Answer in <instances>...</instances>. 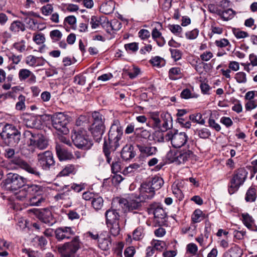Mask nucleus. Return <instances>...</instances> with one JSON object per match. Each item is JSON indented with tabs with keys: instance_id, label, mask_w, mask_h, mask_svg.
<instances>
[{
	"instance_id": "f257e3e1",
	"label": "nucleus",
	"mask_w": 257,
	"mask_h": 257,
	"mask_svg": "<svg viewBox=\"0 0 257 257\" xmlns=\"http://www.w3.org/2000/svg\"><path fill=\"white\" fill-rule=\"evenodd\" d=\"M141 207L142 204L139 202L131 197L126 199L116 197L112 200L110 208L107 210L105 213L106 223L119 222L120 215L118 210H121L124 213H126L139 210Z\"/></svg>"
},
{
	"instance_id": "f03ea898",
	"label": "nucleus",
	"mask_w": 257,
	"mask_h": 257,
	"mask_svg": "<svg viewBox=\"0 0 257 257\" xmlns=\"http://www.w3.org/2000/svg\"><path fill=\"white\" fill-rule=\"evenodd\" d=\"M123 135V128L118 119L113 120L108 132V139L105 140L103 145H107L113 151L119 147Z\"/></svg>"
},
{
	"instance_id": "7ed1b4c3",
	"label": "nucleus",
	"mask_w": 257,
	"mask_h": 257,
	"mask_svg": "<svg viewBox=\"0 0 257 257\" xmlns=\"http://www.w3.org/2000/svg\"><path fill=\"white\" fill-rule=\"evenodd\" d=\"M247 175L248 172L244 168H240L234 172L228 185V191L230 195L238 191L246 180Z\"/></svg>"
},
{
	"instance_id": "20e7f679",
	"label": "nucleus",
	"mask_w": 257,
	"mask_h": 257,
	"mask_svg": "<svg viewBox=\"0 0 257 257\" xmlns=\"http://www.w3.org/2000/svg\"><path fill=\"white\" fill-rule=\"evenodd\" d=\"M71 138L74 145L78 149L87 150L93 145L92 141L87 135V131L83 128L75 132Z\"/></svg>"
},
{
	"instance_id": "39448f33",
	"label": "nucleus",
	"mask_w": 257,
	"mask_h": 257,
	"mask_svg": "<svg viewBox=\"0 0 257 257\" xmlns=\"http://www.w3.org/2000/svg\"><path fill=\"white\" fill-rule=\"evenodd\" d=\"M70 117L63 112H57L51 115L52 126L60 133L67 134L69 130L67 127Z\"/></svg>"
},
{
	"instance_id": "423d86ee",
	"label": "nucleus",
	"mask_w": 257,
	"mask_h": 257,
	"mask_svg": "<svg viewBox=\"0 0 257 257\" xmlns=\"http://www.w3.org/2000/svg\"><path fill=\"white\" fill-rule=\"evenodd\" d=\"M166 139L169 140L175 148H180L185 146L188 140V135L184 132L171 130L167 132Z\"/></svg>"
},
{
	"instance_id": "0eeeda50",
	"label": "nucleus",
	"mask_w": 257,
	"mask_h": 257,
	"mask_svg": "<svg viewBox=\"0 0 257 257\" xmlns=\"http://www.w3.org/2000/svg\"><path fill=\"white\" fill-rule=\"evenodd\" d=\"M26 181V179L19 174L10 173L7 174L5 183L12 190H16L25 186Z\"/></svg>"
},
{
	"instance_id": "6e6552de",
	"label": "nucleus",
	"mask_w": 257,
	"mask_h": 257,
	"mask_svg": "<svg viewBox=\"0 0 257 257\" xmlns=\"http://www.w3.org/2000/svg\"><path fill=\"white\" fill-rule=\"evenodd\" d=\"M37 161L42 169L44 170H49L55 165L53 155L49 151L38 154Z\"/></svg>"
},
{
	"instance_id": "1a4fd4ad",
	"label": "nucleus",
	"mask_w": 257,
	"mask_h": 257,
	"mask_svg": "<svg viewBox=\"0 0 257 257\" xmlns=\"http://www.w3.org/2000/svg\"><path fill=\"white\" fill-rule=\"evenodd\" d=\"M140 195L138 197L134 198L130 197L136 201L139 202L141 204V202H145L149 199H152L155 195V191L152 188L151 185L147 182L143 183L140 189Z\"/></svg>"
},
{
	"instance_id": "9d476101",
	"label": "nucleus",
	"mask_w": 257,
	"mask_h": 257,
	"mask_svg": "<svg viewBox=\"0 0 257 257\" xmlns=\"http://www.w3.org/2000/svg\"><path fill=\"white\" fill-rule=\"evenodd\" d=\"M192 155V152L189 150L179 151L176 154L170 151L167 154V158L171 162L181 164L187 161Z\"/></svg>"
},
{
	"instance_id": "9b49d317",
	"label": "nucleus",
	"mask_w": 257,
	"mask_h": 257,
	"mask_svg": "<svg viewBox=\"0 0 257 257\" xmlns=\"http://www.w3.org/2000/svg\"><path fill=\"white\" fill-rule=\"evenodd\" d=\"M13 163L17 165L21 169L25 170L28 173L33 175L35 177L40 178L42 176V173L36 167H34L30 165L25 161L21 159H15L12 161Z\"/></svg>"
},
{
	"instance_id": "f8f14e48",
	"label": "nucleus",
	"mask_w": 257,
	"mask_h": 257,
	"mask_svg": "<svg viewBox=\"0 0 257 257\" xmlns=\"http://www.w3.org/2000/svg\"><path fill=\"white\" fill-rule=\"evenodd\" d=\"M80 248V241L78 236L75 237L73 239L63 245H59L58 250L60 252H65L67 253H71L74 254Z\"/></svg>"
},
{
	"instance_id": "ddd939ff",
	"label": "nucleus",
	"mask_w": 257,
	"mask_h": 257,
	"mask_svg": "<svg viewBox=\"0 0 257 257\" xmlns=\"http://www.w3.org/2000/svg\"><path fill=\"white\" fill-rule=\"evenodd\" d=\"M36 214H37L40 220L47 224L49 226H52L56 222V220L53 218L51 211L48 209L37 210Z\"/></svg>"
},
{
	"instance_id": "4468645a",
	"label": "nucleus",
	"mask_w": 257,
	"mask_h": 257,
	"mask_svg": "<svg viewBox=\"0 0 257 257\" xmlns=\"http://www.w3.org/2000/svg\"><path fill=\"white\" fill-rule=\"evenodd\" d=\"M75 234V232L70 227L63 226L56 229L55 237L58 240L69 239Z\"/></svg>"
},
{
	"instance_id": "2eb2a0df",
	"label": "nucleus",
	"mask_w": 257,
	"mask_h": 257,
	"mask_svg": "<svg viewBox=\"0 0 257 257\" xmlns=\"http://www.w3.org/2000/svg\"><path fill=\"white\" fill-rule=\"evenodd\" d=\"M137 148L140 152V156L142 157H149L155 155L158 152L156 147L145 144L138 145Z\"/></svg>"
},
{
	"instance_id": "dca6fc26",
	"label": "nucleus",
	"mask_w": 257,
	"mask_h": 257,
	"mask_svg": "<svg viewBox=\"0 0 257 257\" xmlns=\"http://www.w3.org/2000/svg\"><path fill=\"white\" fill-rule=\"evenodd\" d=\"M18 76L20 81H25L27 79H29L28 82L30 83H34L36 81V77L35 74L28 69H20Z\"/></svg>"
},
{
	"instance_id": "f3484780",
	"label": "nucleus",
	"mask_w": 257,
	"mask_h": 257,
	"mask_svg": "<svg viewBox=\"0 0 257 257\" xmlns=\"http://www.w3.org/2000/svg\"><path fill=\"white\" fill-rule=\"evenodd\" d=\"M98 245L100 248L103 250L109 249L111 246L110 237L108 234H100L98 240Z\"/></svg>"
},
{
	"instance_id": "a211bd4d",
	"label": "nucleus",
	"mask_w": 257,
	"mask_h": 257,
	"mask_svg": "<svg viewBox=\"0 0 257 257\" xmlns=\"http://www.w3.org/2000/svg\"><path fill=\"white\" fill-rule=\"evenodd\" d=\"M105 130V125L92 124L90 131L96 141L99 142Z\"/></svg>"
},
{
	"instance_id": "6ab92c4d",
	"label": "nucleus",
	"mask_w": 257,
	"mask_h": 257,
	"mask_svg": "<svg viewBox=\"0 0 257 257\" xmlns=\"http://www.w3.org/2000/svg\"><path fill=\"white\" fill-rule=\"evenodd\" d=\"M25 63L30 67L43 66L44 64V59L42 57H36L32 55H28L26 57Z\"/></svg>"
},
{
	"instance_id": "aec40b11",
	"label": "nucleus",
	"mask_w": 257,
	"mask_h": 257,
	"mask_svg": "<svg viewBox=\"0 0 257 257\" xmlns=\"http://www.w3.org/2000/svg\"><path fill=\"white\" fill-rule=\"evenodd\" d=\"M19 133L18 131L15 128V126L11 124H6L2 129V132L0 135L2 138L7 141V139L9 136H14L17 133Z\"/></svg>"
},
{
	"instance_id": "412c9836",
	"label": "nucleus",
	"mask_w": 257,
	"mask_h": 257,
	"mask_svg": "<svg viewBox=\"0 0 257 257\" xmlns=\"http://www.w3.org/2000/svg\"><path fill=\"white\" fill-rule=\"evenodd\" d=\"M135 152L134 151V147L132 145H126L122 149L121 156L123 160L127 161L135 157Z\"/></svg>"
},
{
	"instance_id": "4be33fe9",
	"label": "nucleus",
	"mask_w": 257,
	"mask_h": 257,
	"mask_svg": "<svg viewBox=\"0 0 257 257\" xmlns=\"http://www.w3.org/2000/svg\"><path fill=\"white\" fill-rule=\"evenodd\" d=\"M39 135L30 131H25L24 133L25 141L29 146H34Z\"/></svg>"
},
{
	"instance_id": "5701e85b",
	"label": "nucleus",
	"mask_w": 257,
	"mask_h": 257,
	"mask_svg": "<svg viewBox=\"0 0 257 257\" xmlns=\"http://www.w3.org/2000/svg\"><path fill=\"white\" fill-rule=\"evenodd\" d=\"M45 198L41 195H30L28 202V205L30 206H39L41 205L42 202H44Z\"/></svg>"
},
{
	"instance_id": "b1692460",
	"label": "nucleus",
	"mask_w": 257,
	"mask_h": 257,
	"mask_svg": "<svg viewBox=\"0 0 257 257\" xmlns=\"http://www.w3.org/2000/svg\"><path fill=\"white\" fill-rule=\"evenodd\" d=\"M76 172V169L75 165L73 164H68L63 167V169L59 173L57 176H67L70 174H75Z\"/></svg>"
},
{
	"instance_id": "393cba45",
	"label": "nucleus",
	"mask_w": 257,
	"mask_h": 257,
	"mask_svg": "<svg viewBox=\"0 0 257 257\" xmlns=\"http://www.w3.org/2000/svg\"><path fill=\"white\" fill-rule=\"evenodd\" d=\"M26 188L29 192L30 195H41L43 193L44 187L36 184L26 185Z\"/></svg>"
},
{
	"instance_id": "a878e982",
	"label": "nucleus",
	"mask_w": 257,
	"mask_h": 257,
	"mask_svg": "<svg viewBox=\"0 0 257 257\" xmlns=\"http://www.w3.org/2000/svg\"><path fill=\"white\" fill-rule=\"evenodd\" d=\"M153 39L156 41L158 45L160 47L163 46L166 43V41L162 36L161 33L157 29L155 28L152 32Z\"/></svg>"
},
{
	"instance_id": "bb28decb",
	"label": "nucleus",
	"mask_w": 257,
	"mask_h": 257,
	"mask_svg": "<svg viewBox=\"0 0 257 257\" xmlns=\"http://www.w3.org/2000/svg\"><path fill=\"white\" fill-rule=\"evenodd\" d=\"M48 146V142L47 139L42 135L40 134L33 147L40 150H44Z\"/></svg>"
},
{
	"instance_id": "cd10ccee",
	"label": "nucleus",
	"mask_w": 257,
	"mask_h": 257,
	"mask_svg": "<svg viewBox=\"0 0 257 257\" xmlns=\"http://www.w3.org/2000/svg\"><path fill=\"white\" fill-rule=\"evenodd\" d=\"M9 29L13 33H18L20 31L24 32L26 29L23 23L19 21H15L11 23Z\"/></svg>"
},
{
	"instance_id": "c85d7f7f",
	"label": "nucleus",
	"mask_w": 257,
	"mask_h": 257,
	"mask_svg": "<svg viewBox=\"0 0 257 257\" xmlns=\"http://www.w3.org/2000/svg\"><path fill=\"white\" fill-rule=\"evenodd\" d=\"M151 185L152 188L155 191L161 188L164 184L163 179L159 176H155L151 181L147 182Z\"/></svg>"
},
{
	"instance_id": "c756f323",
	"label": "nucleus",
	"mask_w": 257,
	"mask_h": 257,
	"mask_svg": "<svg viewBox=\"0 0 257 257\" xmlns=\"http://www.w3.org/2000/svg\"><path fill=\"white\" fill-rule=\"evenodd\" d=\"M256 190L254 187H250L247 190L245 200L246 202H254L256 198Z\"/></svg>"
},
{
	"instance_id": "7c9ffc66",
	"label": "nucleus",
	"mask_w": 257,
	"mask_h": 257,
	"mask_svg": "<svg viewBox=\"0 0 257 257\" xmlns=\"http://www.w3.org/2000/svg\"><path fill=\"white\" fill-rule=\"evenodd\" d=\"M242 221L244 224L249 229H253L254 226V221L252 217L248 213L242 214Z\"/></svg>"
},
{
	"instance_id": "2f4dec72",
	"label": "nucleus",
	"mask_w": 257,
	"mask_h": 257,
	"mask_svg": "<svg viewBox=\"0 0 257 257\" xmlns=\"http://www.w3.org/2000/svg\"><path fill=\"white\" fill-rule=\"evenodd\" d=\"M169 78L172 80H176L182 77V70L179 67H173L169 71Z\"/></svg>"
},
{
	"instance_id": "473e14b6",
	"label": "nucleus",
	"mask_w": 257,
	"mask_h": 257,
	"mask_svg": "<svg viewBox=\"0 0 257 257\" xmlns=\"http://www.w3.org/2000/svg\"><path fill=\"white\" fill-rule=\"evenodd\" d=\"M93 122L92 124L104 125L105 118L102 114L99 112L94 111L92 114Z\"/></svg>"
},
{
	"instance_id": "72a5a7b5",
	"label": "nucleus",
	"mask_w": 257,
	"mask_h": 257,
	"mask_svg": "<svg viewBox=\"0 0 257 257\" xmlns=\"http://www.w3.org/2000/svg\"><path fill=\"white\" fill-rule=\"evenodd\" d=\"M234 15L233 11L231 9L219 12V16L224 21H227L231 19Z\"/></svg>"
},
{
	"instance_id": "f704fd0d",
	"label": "nucleus",
	"mask_w": 257,
	"mask_h": 257,
	"mask_svg": "<svg viewBox=\"0 0 257 257\" xmlns=\"http://www.w3.org/2000/svg\"><path fill=\"white\" fill-rule=\"evenodd\" d=\"M101 10L105 14H110L112 13L114 9V5L112 1H110L107 3L103 4L101 6Z\"/></svg>"
},
{
	"instance_id": "c9c22d12",
	"label": "nucleus",
	"mask_w": 257,
	"mask_h": 257,
	"mask_svg": "<svg viewBox=\"0 0 257 257\" xmlns=\"http://www.w3.org/2000/svg\"><path fill=\"white\" fill-rule=\"evenodd\" d=\"M56 151L57 155L60 161L69 159V156H72L71 154H68L64 150L62 149L59 145L56 146Z\"/></svg>"
},
{
	"instance_id": "e433bc0d",
	"label": "nucleus",
	"mask_w": 257,
	"mask_h": 257,
	"mask_svg": "<svg viewBox=\"0 0 257 257\" xmlns=\"http://www.w3.org/2000/svg\"><path fill=\"white\" fill-rule=\"evenodd\" d=\"M23 187L24 188L17 194L16 198L18 200L22 201L26 200L28 202L30 194L26 188V185Z\"/></svg>"
},
{
	"instance_id": "4c0bfd02",
	"label": "nucleus",
	"mask_w": 257,
	"mask_h": 257,
	"mask_svg": "<svg viewBox=\"0 0 257 257\" xmlns=\"http://www.w3.org/2000/svg\"><path fill=\"white\" fill-rule=\"evenodd\" d=\"M91 204L96 210H100L103 205V199L100 196H95L91 201Z\"/></svg>"
},
{
	"instance_id": "58836bf2",
	"label": "nucleus",
	"mask_w": 257,
	"mask_h": 257,
	"mask_svg": "<svg viewBox=\"0 0 257 257\" xmlns=\"http://www.w3.org/2000/svg\"><path fill=\"white\" fill-rule=\"evenodd\" d=\"M13 47L19 53H24L27 50L26 41L24 40L14 43L13 44Z\"/></svg>"
},
{
	"instance_id": "ea45409f",
	"label": "nucleus",
	"mask_w": 257,
	"mask_h": 257,
	"mask_svg": "<svg viewBox=\"0 0 257 257\" xmlns=\"http://www.w3.org/2000/svg\"><path fill=\"white\" fill-rule=\"evenodd\" d=\"M169 30L175 35L179 37H182V28L179 25H169Z\"/></svg>"
},
{
	"instance_id": "a19ab883",
	"label": "nucleus",
	"mask_w": 257,
	"mask_h": 257,
	"mask_svg": "<svg viewBox=\"0 0 257 257\" xmlns=\"http://www.w3.org/2000/svg\"><path fill=\"white\" fill-rule=\"evenodd\" d=\"M204 214L200 209H196L191 216L192 221L194 223H198L204 218Z\"/></svg>"
},
{
	"instance_id": "79ce46f5",
	"label": "nucleus",
	"mask_w": 257,
	"mask_h": 257,
	"mask_svg": "<svg viewBox=\"0 0 257 257\" xmlns=\"http://www.w3.org/2000/svg\"><path fill=\"white\" fill-rule=\"evenodd\" d=\"M106 224L109 227L110 232L112 235L116 236L119 233L120 227L119 222L107 223Z\"/></svg>"
},
{
	"instance_id": "37998d69",
	"label": "nucleus",
	"mask_w": 257,
	"mask_h": 257,
	"mask_svg": "<svg viewBox=\"0 0 257 257\" xmlns=\"http://www.w3.org/2000/svg\"><path fill=\"white\" fill-rule=\"evenodd\" d=\"M150 63L154 66L161 67L165 65V61L160 56L152 57L149 61Z\"/></svg>"
},
{
	"instance_id": "c03bdc74",
	"label": "nucleus",
	"mask_w": 257,
	"mask_h": 257,
	"mask_svg": "<svg viewBox=\"0 0 257 257\" xmlns=\"http://www.w3.org/2000/svg\"><path fill=\"white\" fill-rule=\"evenodd\" d=\"M20 134L18 133L14 136H9L7 139V141L5 142L8 143V145L14 146L19 142L20 140Z\"/></svg>"
},
{
	"instance_id": "a18cd8bd",
	"label": "nucleus",
	"mask_w": 257,
	"mask_h": 257,
	"mask_svg": "<svg viewBox=\"0 0 257 257\" xmlns=\"http://www.w3.org/2000/svg\"><path fill=\"white\" fill-rule=\"evenodd\" d=\"M167 133L164 135L163 133L160 131H156L154 134V140L155 141L162 143L164 142H169V140L166 139Z\"/></svg>"
},
{
	"instance_id": "49530a36",
	"label": "nucleus",
	"mask_w": 257,
	"mask_h": 257,
	"mask_svg": "<svg viewBox=\"0 0 257 257\" xmlns=\"http://www.w3.org/2000/svg\"><path fill=\"white\" fill-rule=\"evenodd\" d=\"M163 122L162 123V127L167 130L170 128L172 123V117L170 114L166 113L162 116Z\"/></svg>"
},
{
	"instance_id": "de8ad7c7",
	"label": "nucleus",
	"mask_w": 257,
	"mask_h": 257,
	"mask_svg": "<svg viewBox=\"0 0 257 257\" xmlns=\"http://www.w3.org/2000/svg\"><path fill=\"white\" fill-rule=\"evenodd\" d=\"M50 37L53 42H56L61 39L62 34L59 30H54L50 32Z\"/></svg>"
},
{
	"instance_id": "09e8293b",
	"label": "nucleus",
	"mask_w": 257,
	"mask_h": 257,
	"mask_svg": "<svg viewBox=\"0 0 257 257\" xmlns=\"http://www.w3.org/2000/svg\"><path fill=\"white\" fill-rule=\"evenodd\" d=\"M54 10V8L51 4H47L40 9L41 12L45 16H49L51 15Z\"/></svg>"
},
{
	"instance_id": "8fccbe9b",
	"label": "nucleus",
	"mask_w": 257,
	"mask_h": 257,
	"mask_svg": "<svg viewBox=\"0 0 257 257\" xmlns=\"http://www.w3.org/2000/svg\"><path fill=\"white\" fill-rule=\"evenodd\" d=\"M189 119L192 121L200 124H204L205 122L200 113L191 114L189 116Z\"/></svg>"
},
{
	"instance_id": "3c124183",
	"label": "nucleus",
	"mask_w": 257,
	"mask_h": 257,
	"mask_svg": "<svg viewBox=\"0 0 257 257\" xmlns=\"http://www.w3.org/2000/svg\"><path fill=\"white\" fill-rule=\"evenodd\" d=\"M144 229L141 226L137 227L133 231V237L134 239L136 240H139L142 239L144 236Z\"/></svg>"
},
{
	"instance_id": "603ef678",
	"label": "nucleus",
	"mask_w": 257,
	"mask_h": 257,
	"mask_svg": "<svg viewBox=\"0 0 257 257\" xmlns=\"http://www.w3.org/2000/svg\"><path fill=\"white\" fill-rule=\"evenodd\" d=\"M232 33L238 39L245 38L249 36L246 32L241 31L239 29L233 28L232 29Z\"/></svg>"
},
{
	"instance_id": "864d4df0",
	"label": "nucleus",
	"mask_w": 257,
	"mask_h": 257,
	"mask_svg": "<svg viewBox=\"0 0 257 257\" xmlns=\"http://www.w3.org/2000/svg\"><path fill=\"white\" fill-rule=\"evenodd\" d=\"M235 79L239 83H245L247 82L246 74L243 72H239L235 74Z\"/></svg>"
},
{
	"instance_id": "5fc2aeb1",
	"label": "nucleus",
	"mask_w": 257,
	"mask_h": 257,
	"mask_svg": "<svg viewBox=\"0 0 257 257\" xmlns=\"http://www.w3.org/2000/svg\"><path fill=\"white\" fill-rule=\"evenodd\" d=\"M33 40L38 45L43 44L45 42V35L42 33L34 34Z\"/></svg>"
},
{
	"instance_id": "6e6d98bb",
	"label": "nucleus",
	"mask_w": 257,
	"mask_h": 257,
	"mask_svg": "<svg viewBox=\"0 0 257 257\" xmlns=\"http://www.w3.org/2000/svg\"><path fill=\"white\" fill-rule=\"evenodd\" d=\"M18 102L16 104V108L19 110H22L25 109V97L23 95H20L18 97Z\"/></svg>"
},
{
	"instance_id": "4d7b16f0",
	"label": "nucleus",
	"mask_w": 257,
	"mask_h": 257,
	"mask_svg": "<svg viewBox=\"0 0 257 257\" xmlns=\"http://www.w3.org/2000/svg\"><path fill=\"white\" fill-rule=\"evenodd\" d=\"M197 134L200 138L205 139L209 138L211 135V133L208 129L203 128L197 130Z\"/></svg>"
},
{
	"instance_id": "13d9d810",
	"label": "nucleus",
	"mask_w": 257,
	"mask_h": 257,
	"mask_svg": "<svg viewBox=\"0 0 257 257\" xmlns=\"http://www.w3.org/2000/svg\"><path fill=\"white\" fill-rule=\"evenodd\" d=\"M70 192V190H67L66 191L58 193L54 197V198L56 201L66 200L69 198Z\"/></svg>"
},
{
	"instance_id": "bf43d9fd",
	"label": "nucleus",
	"mask_w": 257,
	"mask_h": 257,
	"mask_svg": "<svg viewBox=\"0 0 257 257\" xmlns=\"http://www.w3.org/2000/svg\"><path fill=\"white\" fill-rule=\"evenodd\" d=\"M74 82L76 84L83 86L86 82V77L83 75H78L74 77Z\"/></svg>"
},
{
	"instance_id": "052dcab7",
	"label": "nucleus",
	"mask_w": 257,
	"mask_h": 257,
	"mask_svg": "<svg viewBox=\"0 0 257 257\" xmlns=\"http://www.w3.org/2000/svg\"><path fill=\"white\" fill-rule=\"evenodd\" d=\"M124 48L127 52H135L139 49L138 44L135 42L128 43L125 44Z\"/></svg>"
},
{
	"instance_id": "680f3d73",
	"label": "nucleus",
	"mask_w": 257,
	"mask_h": 257,
	"mask_svg": "<svg viewBox=\"0 0 257 257\" xmlns=\"http://www.w3.org/2000/svg\"><path fill=\"white\" fill-rule=\"evenodd\" d=\"M213 57V54L210 51H206L200 55L201 60L205 62L209 61Z\"/></svg>"
},
{
	"instance_id": "e2e57ef3",
	"label": "nucleus",
	"mask_w": 257,
	"mask_h": 257,
	"mask_svg": "<svg viewBox=\"0 0 257 257\" xmlns=\"http://www.w3.org/2000/svg\"><path fill=\"white\" fill-rule=\"evenodd\" d=\"M90 24L92 29L97 28L101 24L100 18L95 16H92Z\"/></svg>"
},
{
	"instance_id": "0e129e2a",
	"label": "nucleus",
	"mask_w": 257,
	"mask_h": 257,
	"mask_svg": "<svg viewBox=\"0 0 257 257\" xmlns=\"http://www.w3.org/2000/svg\"><path fill=\"white\" fill-rule=\"evenodd\" d=\"M111 171L114 174L119 172L121 170L120 162L118 160L113 161L111 164Z\"/></svg>"
},
{
	"instance_id": "69168bd1",
	"label": "nucleus",
	"mask_w": 257,
	"mask_h": 257,
	"mask_svg": "<svg viewBox=\"0 0 257 257\" xmlns=\"http://www.w3.org/2000/svg\"><path fill=\"white\" fill-rule=\"evenodd\" d=\"M187 251L192 255H195L198 251V247L196 244L190 243L187 244L186 247Z\"/></svg>"
},
{
	"instance_id": "338daca9",
	"label": "nucleus",
	"mask_w": 257,
	"mask_h": 257,
	"mask_svg": "<svg viewBox=\"0 0 257 257\" xmlns=\"http://www.w3.org/2000/svg\"><path fill=\"white\" fill-rule=\"evenodd\" d=\"M199 33V31L195 29L191 31H188L186 33L185 36L187 39L193 40L196 39Z\"/></svg>"
},
{
	"instance_id": "774afa93",
	"label": "nucleus",
	"mask_w": 257,
	"mask_h": 257,
	"mask_svg": "<svg viewBox=\"0 0 257 257\" xmlns=\"http://www.w3.org/2000/svg\"><path fill=\"white\" fill-rule=\"evenodd\" d=\"M170 51L172 57L175 60H179L181 58V52L178 49H170Z\"/></svg>"
}]
</instances>
